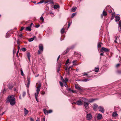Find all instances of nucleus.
I'll return each mask as SVG.
<instances>
[{"label": "nucleus", "mask_w": 121, "mask_h": 121, "mask_svg": "<svg viewBox=\"0 0 121 121\" xmlns=\"http://www.w3.org/2000/svg\"><path fill=\"white\" fill-rule=\"evenodd\" d=\"M64 85L66 87H67V84L66 82H65L64 83Z\"/></svg>", "instance_id": "nucleus-38"}, {"label": "nucleus", "mask_w": 121, "mask_h": 121, "mask_svg": "<svg viewBox=\"0 0 121 121\" xmlns=\"http://www.w3.org/2000/svg\"><path fill=\"white\" fill-rule=\"evenodd\" d=\"M24 29V27H22L20 30V31H22Z\"/></svg>", "instance_id": "nucleus-50"}, {"label": "nucleus", "mask_w": 121, "mask_h": 121, "mask_svg": "<svg viewBox=\"0 0 121 121\" xmlns=\"http://www.w3.org/2000/svg\"><path fill=\"white\" fill-rule=\"evenodd\" d=\"M65 29L62 28L61 30V34H63L64 33Z\"/></svg>", "instance_id": "nucleus-26"}, {"label": "nucleus", "mask_w": 121, "mask_h": 121, "mask_svg": "<svg viewBox=\"0 0 121 121\" xmlns=\"http://www.w3.org/2000/svg\"><path fill=\"white\" fill-rule=\"evenodd\" d=\"M120 65V64H117L116 65V67H118L119 66V65Z\"/></svg>", "instance_id": "nucleus-54"}, {"label": "nucleus", "mask_w": 121, "mask_h": 121, "mask_svg": "<svg viewBox=\"0 0 121 121\" xmlns=\"http://www.w3.org/2000/svg\"><path fill=\"white\" fill-rule=\"evenodd\" d=\"M71 68V66H69V68L68 69V70H69V69H70Z\"/></svg>", "instance_id": "nucleus-62"}, {"label": "nucleus", "mask_w": 121, "mask_h": 121, "mask_svg": "<svg viewBox=\"0 0 121 121\" xmlns=\"http://www.w3.org/2000/svg\"><path fill=\"white\" fill-rule=\"evenodd\" d=\"M71 91L73 93H76V91L73 90H71Z\"/></svg>", "instance_id": "nucleus-51"}, {"label": "nucleus", "mask_w": 121, "mask_h": 121, "mask_svg": "<svg viewBox=\"0 0 121 121\" xmlns=\"http://www.w3.org/2000/svg\"><path fill=\"white\" fill-rule=\"evenodd\" d=\"M102 117V115L100 113H99L97 116V118L98 120H100L101 119Z\"/></svg>", "instance_id": "nucleus-11"}, {"label": "nucleus", "mask_w": 121, "mask_h": 121, "mask_svg": "<svg viewBox=\"0 0 121 121\" xmlns=\"http://www.w3.org/2000/svg\"><path fill=\"white\" fill-rule=\"evenodd\" d=\"M85 75H88V74L87 73H83V75L85 76Z\"/></svg>", "instance_id": "nucleus-47"}, {"label": "nucleus", "mask_w": 121, "mask_h": 121, "mask_svg": "<svg viewBox=\"0 0 121 121\" xmlns=\"http://www.w3.org/2000/svg\"><path fill=\"white\" fill-rule=\"evenodd\" d=\"M45 94V92L44 91H43L41 93V94L42 95H44Z\"/></svg>", "instance_id": "nucleus-49"}, {"label": "nucleus", "mask_w": 121, "mask_h": 121, "mask_svg": "<svg viewBox=\"0 0 121 121\" xmlns=\"http://www.w3.org/2000/svg\"><path fill=\"white\" fill-rule=\"evenodd\" d=\"M31 2L34 4H36V1L35 0L32 1Z\"/></svg>", "instance_id": "nucleus-44"}, {"label": "nucleus", "mask_w": 121, "mask_h": 121, "mask_svg": "<svg viewBox=\"0 0 121 121\" xmlns=\"http://www.w3.org/2000/svg\"><path fill=\"white\" fill-rule=\"evenodd\" d=\"M65 80L66 82H68V80L67 78H65Z\"/></svg>", "instance_id": "nucleus-56"}, {"label": "nucleus", "mask_w": 121, "mask_h": 121, "mask_svg": "<svg viewBox=\"0 0 121 121\" xmlns=\"http://www.w3.org/2000/svg\"><path fill=\"white\" fill-rule=\"evenodd\" d=\"M40 20L42 21L43 22L44 21V19L43 17L41 16L40 18Z\"/></svg>", "instance_id": "nucleus-27"}, {"label": "nucleus", "mask_w": 121, "mask_h": 121, "mask_svg": "<svg viewBox=\"0 0 121 121\" xmlns=\"http://www.w3.org/2000/svg\"><path fill=\"white\" fill-rule=\"evenodd\" d=\"M21 50L23 52H25L26 51V49L25 48H22Z\"/></svg>", "instance_id": "nucleus-30"}, {"label": "nucleus", "mask_w": 121, "mask_h": 121, "mask_svg": "<svg viewBox=\"0 0 121 121\" xmlns=\"http://www.w3.org/2000/svg\"><path fill=\"white\" fill-rule=\"evenodd\" d=\"M42 121H45V117H44L42 119Z\"/></svg>", "instance_id": "nucleus-58"}, {"label": "nucleus", "mask_w": 121, "mask_h": 121, "mask_svg": "<svg viewBox=\"0 0 121 121\" xmlns=\"http://www.w3.org/2000/svg\"><path fill=\"white\" fill-rule=\"evenodd\" d=\"M35 98L36 99V100L38 102H39V101H38V99H37V97H35Z\"/></svg>", "instance_id": "nucleus-59"}, {"label": "nucleus", "mask_w": 121, "mask_h": 121, "mask_svg": "<svg viewBox=\"0 0 121 121\" xmlns=\"http://www.w3.org/2000/svg\"><path fill=\"white\" fill-rule=\"evenodd\" d=\"M41 86V85L40 84H39L38 86L37 87V88H40Z\"/></svg>", "instance_id": "nucleus-46"}, {"label": "nucleus", "mask_w": 121, "mask_h": 121, "mask_svg": "<svg viewBox=\"0 0 121 121\" xmlns=\"http://www.w3.org/2000/svg\"><path fill=\"white\" fill-rule=\"evenodd\" d=\"M83 105L84 106L86 109H87L89 108V103H88L84 102L83 103Z\"/></svg>", "instance_id": "nucleus-3"}, {"label": "nucleus", "mask_w": 121, "mask_h": 121, "mask_svg": "<svg viewBox=\"0 0 121 121\" xmlns=\"http://www.w3.org/2000/svg\"><path fill=\"white\" fill-rule=\"evenodd\" d=\"M26 31H30L31 29L30 26H29L26 28V29L25 30Z\"/></svg>", "instance_id": "nucleus-12"}, {"label": "nucleus", "mask_w": 121, "mask_h": 121, "mask_svg": "<svg viewBox=\"0 0 121 121\" xmlns=\"http://www.w3.org/2000/svg\"><path fill=\"white\" fill-rule=\"evenodd\" d=\"M101 47V45L100 43H99L98 44V48H99Z\"/></svg>", "instance_id": "nucleus-31"}, {"label": "nucleus", "mask_w": 121, "mask_h": 121, "mask_svg": "<svg viewBox=\"0 0 121 121\" xmlns=\"http://www.w3.org/2000/svg\"><path fill=\"white\" fill-rule=\"evenodd\" d=\"M48 113H51L52 112V110H50L48 111Z\"/></svg>", "instance_id": "nucleus-41"}, {"label": "nucleus", "mask_w": 121, "mask_h": 121, "mask_svg": "<svg viewBox=\"0 0 121 121\" xmlns=\"http://www.w3.org/2000/svg\"><path fill=\"white\" fill-rule=\"evenodd\" d=\"M30 120L31 121H34L33 119L32 118H30Z\"/></svg>", "instance_id": "nucleus-60"}, {"label": "nucleus", "mask_w": 121, "mask_h": 121, "mask_svg": "<svg viewBox=\"0 0 121 121\" xmlns=\"http://www.w3.org/2000/svg\"><path fill=\"white\" fill-rule=\"evenodd\" d=\"M67 90L69 91H71V89L70 88H69L67 89Z\"/></svg>", "instance_id": "nucleus-52"}, {"label": "nucleus", "mask_w": 121, "mask_h": 121, "mask_svg": "<svg viewBox=\"0 0 121 121\" xmlns=\"http://www.w3.org/2000/svg\"><path fill=\"white\" fill-rule=\"evenodd\" d=\"M60 57V55H59L58 56V58H57V61L59 59Z\"/></svg>", "instance_id": "nucleus-57"}, {"label": "nucleus", "mask_w": 121, "mask_h": 121, "mask_svg": "<svg viewBox=\"0 0 121 121\" xmlns=\"http://www.w3.org/2000/svg\"><path fill=\"white\" fill-rule=\"evenodd\" d=\"M118 38V37L117 36H116L115 37V40H114V42H115V43H118L117 42V39Z\"/></svg>", "instance_id": "nucleus-28"}, {"label": "nucleus", "mask_w": 121, "mask_h": 121, "mask_svg": "<svg viewBox=\"0 0 121 121\" xmlns=\"http://www.w3.org/2000/svg\"><path fill=\"white\" fill-rule=\"evenodd\" d=\"M116 21L117 22H118L120 19V17L118 16H117L115 17Z\"/></svg>", "instance_id": "nucleus-14"}, {"label": "nucleus", "mask_w": 121, "mask_h": 121, "mask_svg": "<svg viewBox=\"0 0 121 121\" xmlns=\"http://www.w3.org/2000/svg\"><path fill=\"white\" fill-rule=\"evenodd\" d=\"M92 108L95 111H96L97 110V108H98V105L95 104H94L93 105Z\"/></svg>", "instance_id": "nucleus-5"}, {"label": "nucleus", "mask_w": 121, "mask_h": 121, "mask_svg": "<svg viewBox=\"0 0 121 121\" xmlns=\"http://www.w3.org/2000/svg\"><path fill=\"white\" fill-rule=\"evenodd\" d=\"M96 100V99H89L88 100V101L90 103H91L93 102L94 101Z\"/></svg>", "instance_id": "nucleus-13"}, {"label": "nucleus", "mask_w": 121, "mask_h": 121, "mask_svg": "<svg viewBox=\"0 0 121 121\" xmlns=\"http://www.w3.org/2000/svg\"><path fill=\"white\" fill-rule=\"evenodd\" d=\"M40 26V25H36V28H38Z\"/></svg>", "instance_id": "nucleus-61"}, {"label": "nucleus", "mask_w": 121, "mask_h": 121, "mask_svg": "<svg viewBox=\"0 0 121 121\" xmlns=\"http://www.w3.org/2000/svg\"><path fill=\"white\" fill-rule=\"evenodd\" d=\"M43 2V1L41 0L40 1V2L37 3V4H42V3Z\"/></svg>", "instance_id": "nucleus-36"}, {"label": "nucleus", "mask_w": 121, "mask_h": 121, "mask_svg": "<svg viewBox=\"0 0 121 121\" xmlns=\"http://www.w3.org/2000/svg\"><path fill=\"white\" fill-rule=\"evenodd\" d=\"M40 91V88L37 87V90H36L37 92L38 93H39V92Z\"/></svg>", "instance_id": "nucleus-32"}, {"label": "nucleus", "mask_w": 121, "mask_h": 121, "mask_svg": "<svg viewBox=\"0 0 121 121\" xmlns=\"http://www.w3.org/2000/svg\"><path fill=\"white\" fill-rule=\"evenodd\" d=\"M39 93L37 92L36 93H35V97H38V95L39 94Z\"/></svg>", "instance_id": "nucleus-33"}, {"label": "nucleus", "mask_w": 121, "mask_h": 121, "mask_svg": "<svg viewBox=\"0 0 121 121\" xmlns=\"http://www.w3.org/2000/svg\"><path fill=\"white\" fill-rule=\"evenodd\" d=\"M98 109L99 111L104 113V109L101 106H100L98 107Z\"/></svg>", "instance_id": "nucleus-7"}, {"label": "nucleus", "mask_w": 121, "mask_h": 121, "mask_svg": "<svg viewBox=\"0 0 121 121\" xmlns=\"http://www.w3.org/2000/svg\"><path fill=\"white\" fill-rule=\"evenodd\" d=\"M27 56L28 58V59L29 60V61H30V54L29 53H28L27 54Z\"/></svg>", "instance_id": "nucleus-20"}, {"label": "nucleus", "mask_w": 121, "mask_h": 121, "mask_svg": "<svg viewBox=\"0 0 121 121\" xmlns=\"http://www.w3.org/2000/svg\"><path fill=\"white\" fill-rule=\"evenodd\" d=\"M24 115H27L29 111L28 110H27L26 108H24Z\"/></svg>", "instance_id": "nucleus-9"}, {"label": "nucleus", "mask_w": 121, "mask_h": 121, "mask_svg": "<svg viewBox=\"0 0 121 121\" xmlns=\"http://www.w3.org/2000/svg\"><path fill=\"white\" fill-rule=\"evenodd\" d=\"M40 120L38 118L36 120V121H40Z\"/></svg>", "instance_id": "nucleus-64"}, {"label": "nucleus", "mask_w": 121, "mask_h": 121, "mask_svg": "<svg viewBox=\"0 0 121 121\" xmlns=\"http://www.w3.org/2000/svg\"><path fill=\"white\" fill-rule=\"evenodd\" d=\"M61 80H62V81L63 82H65V80L61 76Z\"/></svg>", "instance_id": "nucleus-42"}, {"label": "nucleus", "mask_w": 121, "mask_h": 121, "mask_svg": "<svg viewBox=\"0 0 121 121\" xmlns=\"http://www.w3.org/2000/svg\"><path fill=\"white\" fill-rule=\"evenodd\" d=\"M76 104L78 105H81L82 104V102L81 100H79L76 102Z\"/></svg>", "instance_id": "nucleus-8"}, {"label": "nucleus", "mask_w": 121, "mask_h": 121, "mask_svg": "<svg viewBox=\"0 0 121 121\" xmlns=\"http://www.w3.org/2000/svg\"><path fill=\"white\" fill-rule=\"evenodd\" d=\"M86 117L87 120H90L92 118V116L91 113L87 114L86 116Z\"/></svg>", "instance_id": "nucleus-2"}, {"label": "nucleus", "mask_w": 121, "mask_h": 121, "mask_svg": "<svg viewBox=\"0 0 121 121\" xmlns=\"http://www.w3.org/2000/svg\"><path fill=\"white\" fill-rule=\"evenodd\" d=\"M59 6L58 5H55L54 6V8L55 9H57L59 8Z\"/></svg>", "instance_id": "nucleus-24"}, {"label": "nucleus", "mask_w": 121, "mask_h": 121, "mask_svg": "<svg viewBox=\"0 0 121 121\" xmlns=\"http://www.w3.org/2000/svg\"><path fill=\"white\" fill-rule=\"evenodd\" d=\"M77 9V8L76 7H73L71 9V11L73 12H75Z\"/></svg>", "instance_id": "nucleus-18"}, {"label": "nucleus", "mask_w": 121, "mask_h": 121, "mask_svg": "<svg viewBox=\"0 0 121 121\" xmlns=\"http://www.w3.org/2000/svg\"><path fill=\"white\" fill-rule=\"evenodd\" d=\"M75 87L76 89L79 91H81L82 89H81V87L79 86L77 84L75 85Z\"/></svg>", "instance_id": "nucleus-10"}, {"label": "nucleus", "mask_w": 121, "mask_h": 121, "mask_svg": "<svg viewBox=\"0 0 121 121\" xmlns=\"http://www.w3.org/2000/svg\"><path fill=\"white\" fill-rule=\"evenodd\" d=\"M36 37L35 36H34L33 37L29 39L28 40L30 42H31L33 41L34 39L36 38Z\"/></svg>", "instance_id": "nucleus-17"}, {"label": "nucleus", "mask_w": 121, "mask_h": 121, "mask_svg": "<svg viewBox=\"0 0 121 121\" xmlns=\"http://www.w3.org/2000/svg\"><path fill=\"white\" fill-rule=\"evenodd\" d=\"M112 16H115V13L114 12H113L112 13Z\"/></svg>", "instance_id": "nucleus-55"}, {"label": "nucleus", "mask_w": 121, "mask_h": 121, "mask_svg": "<svg viewBox=\"0 0 121 121\" xmlns=\"http://www.w3.org/2000/svg\"><path fill=\"white\" fill-rule=\"evenodd\" d=\"M8 88L10 90H11L13 88V86L11 84H9L8 86Z\"/></svg>", "instance_id": "nucleus-22"}, {"label": "nucleus", "mask_w": 121, "mask_h": 121, "mask_svg": "<svg viewBox=\"0 0 121 121\" xmlns=\"http://www.w3.org/2000/svg\"><path fill=\"white\" fill-rule=\"evenodd\" d=\"M28 82L27 84V86L28 87V88L29 87L30 85V78H28Z\"/></svg>", "instance_id": "nucleus-16"}, {"label": "nucleus", "mask_w": 121, "mask_h": 121, "mask_svg": "<svg viewBox=\"0 0 121 121\" xmlns=\"http://www.w3.org/2000/svg\"><path fill=\"white\" fill-rule=\"evenodd\" d=\"M26 94L25 92L24 91L23 92L22 95L23 97H24L25 95Z\"/></svg>", "instance_id": "nucleus-34"}, {"label": "nucleus", "mask_w": 121, "mask_h": 121, "mask_svg": "<svg viewBox=\"0 0 121 121\" xmlns=\"http://www.w3.org/2000/svg\"><path fill=\"white\" fill-rule=\"evenodd\" d=\"M43 111L44 113L46 115H48V111L46 109H44Z\"/></svg>", "instance_id": "nucleus-23"}, {"label": "nucleus", "mask_w": 121, "mask_h": 121, "mask_svg": "<svg viewBox=\"0 0 121 121\" xmlns=\"http://www.w3.org/2000/svg\"><path fill=\"white\" fill-rule=\"evenodd\" d=\"M39 50L40 51H41L43 52V45L42 44H40L39 46Z\"/></svg>", "instance_id": "nucleus-6"}, {"label": "nucleus", "mask_w": 121, "mask_h": 121, "mask_svg": "<svg viewBox=\"0 0 121 121\" xmlns=\"http://www.w3.org/2000/svg\"><path fill=\"white\" fill-rule=\"evenodd\" d=\"M118 72L119 73H121V70L118 71Z\"/></svg>", "instance_id": "nucleus-63"}, {"label": "nucleus", "mask_w": 121, "mask_h": 121, "mask_svg": "<svg viewBox=\"0 0 121 121\" xmlns=\"http://www.w3.org/2000/svg\"><path fill=\"white\" fill-rule=\"evenodd\" d=\"M117 114L116 112H114L112 114V116L113 117H115L117 116Z\"/></svg>", "instance_id": "nucleus-15"}, {"label": "nucleus", "mask_w": 121, "mask_h": 121, "mask_svg": "<svg viewBox=\"0 0 121 121\" xmlns=\"http://www.w3.org/2000/svg\"><path fill=\"white\" fill-rule=\"evenodd\" d=\"M21 75L22 76H23V75H24L23 73V72L22 70H21Z\"/></svg>", "instance_id": "nucleus-40"}, {"label": "nucleus", "mask_w": 121, "mask_h": 121, "mask_svg": "<svg viewBox=\"0 0 121 121\" xmlns=\"http://www.w3.org/2000/svg\"><path fill=\"white\" fill-rule=\"evenodd\" d=\"M69 50V48H67L65 51L66 52L64 53V54H66L67 53H68Z\"/></svg>", "instance_id": "nucleus-25"}, {"label": "nucleus", "mask_w": 121, "mask_h": 121, "mask_svg": "<svg viewBox=\"0 0 121 121\" xmlns=\"http://www.w3.org/2000/svg\"><path fill=\"white\" fill-rule=\"evenodd\" d=\"M76 15V14L75 13H73L72 14V16H71V17L72 18H73Z\"/></svg>", "instance_id": "nucleus-35"}, {"label": "nucleus", "mask_w": 121, "mask_h": 121, "mask_svg": "<svg viewBox=\"0 0 121 121\" xmlns=\"http://www.w3.org/2000/svg\"><path fill=\"white\" fill-rule=\"evenodd\" d=\"M89 80L88 79H84L82 81H84L85 82H86L88 81L89 80Z\"/></svg>", "instance_id": "nucleus-37"}, {"label": "nucleus", "mask_w": 121, "mask_h": 121, "mask_svg": "<svg viewBox=\"0 0 121 121\" xmlns=\"http://www.w3.org/2000/svg\"><path fill=\"white\" fill-rule=\"evenodd\" d=\"M103 14L104 16H105L107 15V13L104 10L103 12Z\"/></svg>", "instance_id": "nucleus-21"}, {"label": "nucleus", "mask_w": 121, "mask_h": 121, "mask_svg": "<svg viewBox=\"0 0 121 121\" xmlns=\"http://www.w3.org/2000/svg\"><path fill=\"white\" fill-rule=\"evenodd\" d=\"M15 98L14 96L11 95L8 97L6 103L9 102L11 105L13 106L15 104Z\"/></svg>", "instance_id": "nucleus-1"}, {"label": "nucleus", "mask_w": 121, "mask_h": 121, "mask_svg": "<svg viewBox=\"0 0 121 121\" xmlns=\"http://www.w3.org/2000/svg\"><path fill=\"white\" fill-rule=\"evenodd\" d=\"M95 71L96 72H98L99 70V67H96L95 69Z\"/></svg>", "instance_id": "nucleus-19"}, {"label": "nucleus", "mask_w": 121, "mask_h": 121, "mask_svg": "<svg viewBox=\"0 0 121 121\" xmlns=\"http://www.w3.org/2000/svg\"><path fill=\"white\" fill-rule=\"evenodd\" d=\"M100 51L102 52H103V51L105 52H108L109 51V50L108 48H105L104 47H102L101 48Z\"/></svg>", "instance_id": "nucleus-4"}, {"label": "nucleus", "mask_w": 121, "mask_h": 121, "mask_svg": "<svg viewBox=\"0 0 121 121\" xmlns=\"http://www.w3.org/2000/svg\"><path fill=\"white\" fill-rule=\"evenodd\" d=\"M60 70V68H58L57 69V72L58 73L59 72Z\"/></svg>", "instance_id": "nucleus-53"}, {"label": "nucleus", "mask_w": 121, "mask_h": 121, "mask_svg": "<svg viewBox=\"0 0 121 121\" xmlns=\"http://www.w3.org/2000/svg\"><path fill=\"white\" fill-rule=\"evenodd\" d=\"M17 44L20 45V43H19V39H18V40H17Z\"/></svg>", "instance_id": "nucleus-45"}, {"label": "nucleus", "mask_w": 121, "mask_h": 121, "mask_svg": "<svg viewBox=\"0 0 121 121\" xmlns=\"http://www.w3.org/2000/svg\"><path fill=\"white\" fill-rule=\"evenodd\" d=\"M69 59H67L66 62V64H67L69 63Z\"/></svg>", "instance_id": "nucleus-39"}, {"label": "nucleus", "mask_w": 121, "mask_h": 121, "mask_svg": "<svg viewBox=\"0 0 121 121\" xmlns=\"http://www.w3.org/2000/svg\"><path fill=\"white\" fill-rule=\"evenodd\" d=\"M114 16H112V17H111V20H112V19H113L114 17Z\"/></svg>", "instance_id": "nucleus-48"}, {"label": "nucleus", "mask_w": 121, "mask_h": 121, "mask_svg": "<svg viewBox=\"0 0 121 121\" xmlns=\"http://www.w3.org/2000/svg\"><path fill=\"white\" fill-rule=\"evenodd\" d=\"M59 83L60 85L62 87H63L64 86L63 84V83H62L61 82H60Z\"/></svg>", "instance_id": "nucleus-29"}, {"label": "nucleus", "mask_w": 121, "mask_h": 121, "mask_svg": "<svg viewBox=\"0 0 121 121\" xmlns=\"http://www.w3.org/2000/svg\"><path fill=\"white\" fill-rule=\"evenodd\" d=\"M118 25L119 26H121V21H119Z\"/></svg>", "instance_id": "nucleus-43"}]
</instances>
